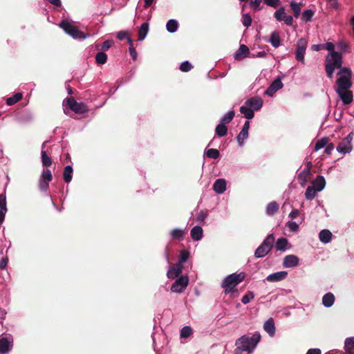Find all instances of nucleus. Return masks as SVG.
<instances>
[{
    "label": "nucleus",
    "instance_id": "3",
    "mask_svg": "<svg viewBox=\"0 0 354 354\" xmlns=\"http://www.w3.org/2000/svg\"><path fill=\"white\" fill-rule=\"evenodd\" d=\"M274 241V234H268L262 243L256 249L254 257L256 258H262L267 255L273 248Z\"/></svg>",
    "mask_w": 354,
    "mask_h": 354
},
{
    "label": "nucleus",
    "instance_id": "39",
    "mask_svg": "<svg viewBox=\"0 0 354 354\" xmlns=\"http://www.w3.org/2000/svg\"><path fill=\"white\" fill-rule=\"evenodd\" d=\"M290 6L293 12L294 16L295 17H298L301 13V6H302V3H297L295 1H292L290 2Z\"/></svg>",
    "mask_w": 354,
    "mask_h": 354
},
{
    "label": "nucleus",
    "instance_id": "36",
    "mask_svg": "<svg viewBox=\"0 0 354 354\" xmlns=\"http://www.w3.org/2000/svg\"><path fill=\"white\" fill-rule=\"evenodd\" d=\"M171 236L173 239H183L185 236V231L182 229L176 228L171 231Z\"/></svg>",
    "mask_w": 354,
    "mask_h": 354
},
{
    "label": "nucleus",
    "instance_id": "23",
    "mask_svg": "<svg viewBox=\"0 0 354 354\" xmlns=\"http://www.w3.org/2000/svg\"><path fill=\"white\" fill-rule=\"evenodd\" d=\"M203 230L201 226H195L191 230V237L194 241H199L203 238Z\"/></svg>",
    "mask_w": 354,
    "mask_h": 354
},
{
    "label": "nucleus",
    "instance_id": "13",
    "mask_svg": "<svg viewBox=\"0 0 354 354\" xmlns=\"http://www.w3.org/2000/svg\"><path fill=\"white\" fill-rule=\"evenodd\" d=\"M283 84L279 78L275 79L270 86L266 89L265 93L269 96H272L275 92L281 89Z\"/></svg>",
    "mask_w": 354,
    "mask_h": 354
},
{
    "label": "nucleus",
    "instance_id": "28",
    "mask_svg": "<svg viewBox=\"0 0 354 354\" xmlns=\"http://www.w3.org/2000/svg\"><path fill=\"white\" fill-rule=\"evenodd\" d=\"M149 31V23L145 22L143 23L141 26L140 27L139 31H138V39L139 41L143 40Z\"/></svg>",
    "mask_w": 354,
    "mask_h": 354
},
{
    "label": "nucleus",
    "instance_id": "29",
    "mask_svg": "<svg viewBox=\"0 0 354 354\" xmlns=\"http://www.w3.org/2000/svg\"><path fill=\"white\" fill-rule=\"evenodd\" d=\"M240 112L248 120L253 118L254 116L253 109L247 105L241 106Z\"/></svg>",
    "mask_w": 354,
    "mask_h": 354
},
{
    "label": "nucleus",
    "instance_id": "63",
    "mask_svg": "<svg viewBox=\"0 0 354 354\" xmlns=\"http://www.w3.org/2000/svg\"><path fill=\"white\" fill-rule=\"evenodd\" d=\"M21 120L26 122L31 121L32 120V115L30 113H26L21 116Z\"/></svg>",
    "mask_w": 354,
    "mask_h": 354
},
{
    "label": "nucleus",
    "instance_id": "2",
    "mask_svg": "<svg viewBox=\"0 0 354 354\" xmlns=\"http://www.w3.org/2000/svg\"><path fill=\"white\" fill-rule=\"evenodd\" d=\"M339 77L337 80L335 91L348 90L352 86V71L349 68L343 67L337 73Z\"/></svg>",
    "mask_w": 354,
    "mask_h": 354
},
{
    "label": "nucleus",
    "instance_id": "33",
    "mask_svg": "<svg viewBox=\"0 0 354 354\" xmlns=\"http://www.w3.org/2000/svg\"><path fill=\"white\" fill-rule=\"evenodd\" d=\"M23 98V94L21 93H17L12 97L6 99V104L8 106H12L19 102Z\"/></svg>",
    "mask_w": 354,
    "mask_h": 354
},
{
    "label": "nucleus",
    "instance_id": "38",
    "mask_svg": "<svg viewBox=\"0 0 354 354\" xmlns=\"http://www.w3.org/2000/svg\"><path fill=\"white\" fill-rule=\"evenodd\" d=\"M318 191L313 186H308L306 190L305 196L308 200H312L315 198Z\"/></svg>",
    "mask_w": 354,
    "mask_h": 354
},
{
    "label": "nucleus",
    "instance_id": "25",
    "mask_svg": "<svg viewBox=\"0 0 354 354\" xmlns=\"http://www.w3.org/2000/svg\"><path fill=\"white\" fill-rule=\"evenodd\" d=\"M335 301V296L331 292L325 294L322 298V303L326 307H330L333 305Z\"/></svg>",
    "mask_w": 354,
    "mask_h": 354
},
{
    "label": "nucleus",
    "instance_id": "18",
    "mask_svg": "<svg viewBox=\"0 0 354 354\" xmlns=\"http://www.w3.org/2000/svg\"><path fill=\"white\" fill-rule=\"evenodd\" d=\"M250 128V122L249 121H246L243 124V127L236 137L237 141L240 146H241L243 143L245 139H246L248 136V130Z\"/></svg>",
    "mask_w": 354,
    "mask_h": 354
},
{
    "label": "nucleus",
    "instance_id": "45",
    "mask_svg": "<svg viewBox=\"0 0 354 354\" xmlns=\"http://www.w3.org/2000/svg\"><path fill=\"white\" fill-rule=\"evenodd\" d=\"M314 14L315 12L312 10H306L302 13L301 20L306 22L310 21L314 16Z\"/></svg>",
    "mask_w": 354,
    "mask_h": 354
},
{
    "label": "nucleus",
    "instance_id": "4",
    "mask_svg": "<svg viewBox=\"0 0 354 354\" xmlns=\"http://www.w3.org/2000/svg\"><path fill=\"white\" fill-rule=\"evenodd\" d=\"M245 274L240 272L228 275L223 281L222 286L225 288V292H231L234 288L245 279Z\"/></svg>",
    "mask_w": 354,
    "mask_h": 354
},
{
    "label": "nucleus",
    "instance_id": "31",
    "mask_svg": "<svg viewBox=\"0 0 354 354\" xmlns=\"http://www.w3.org/2000/svg\"><path fill=\"white\" fill-rule=\"evenodd\" d=\"M288 244V241L286 238L281 237L279 238L275 245V248L277 250L279 251H285L286 250V247Z\"/></svg>",
    "mask_w": 354,
    "mask_h": 354
},
{
    "label": "nucleus",
    "instance_id": "6",
    "mask_svg": "<svg viewBox=\"0 0 354 354\" xmlns=\"http://www.w3.org/2000/svg\"><path fill=\"white\" fill-rule=\"evenodd\" d=\"M331 62L326 64V72L329 78H332L335 68L341 69L342 65V55L339 52L331 53Z\"/></svg>",
    "mask_w": 354,
    "mask_h": 354
},
{
    "label": "nucleus",
    "instance_id": "59",
    "mask_svg": "<svg viewBox=\"0 0 354 354\" xmlns=\"http://www.w3.org/2000/svg\"><path fill=\"white\" fill-rule=\"evenodd\" d=\"M326 148H325V150H324V153H326V154H331L332 151L334 150L335 149V145H333V143H328L325 146Z\"/></svg>",
    "mask_w": 354,
    "mask_h": 354
},
{
    "label": "nucleus",
    "instance_id": "5",
    "mask_svg": "<svg viewBox=\"0 0 354 354\" xmlns=\"http://www.w3.org/2000/svg\"><path fill=\"white\" fill-rule=\"evenodd\" d=\"M59 27L74 39H86L89 36L88 34L82 32L77 26H73L67 20H62L59 24Z\"/></svg>",
    "mask_w": 354,
    "mask_h": 354
},
{
    "label": "nucleus",
    "instance_id": "51",
    "mask_svg": "<svg viewBox=\"0 0 354 354\" xmlns=\"http://www.w3.org/2000/svg\"><path fill=\"white\" fill-rule=\"evenodd\" d=\"M254 298V294L252 292L249 291L247 294L242 297L241 301L243 304H247Z\"/></svg>",
    "mask_w": 354,
    "mask_h": 354
},
{
    "label": "nucleus",
    "instance_id": "46",
    "mask_svg": "<svg viewBox=\"0 0 354 354\" xmlns=\"http://www.w3.org/2000/svg\"><path fill=\"white\" fill-rule=\"evenodd\" d=\"M205 153L207 158L213 159H216L220 156L219 151L213 148L207 149Z\"/></svg>",
    "mask_w": 354,
    "mask_h": 354
},
{
    "label": "nucleus",
    "instance_id": "50",
    "mask_svg": "<svg viewBox=\"0 0 354 354\" xmlns=\"http://www.w3.org/2000/svg\"><path fill=\"white\" fill-rule=\"evenodd\" d=\"M128 44L129 45V51L133 59H136V51L135 48L133 47V41L131 38H128Z\"/></svg>",
    "mask_w": 354,
    "mask_h": 354
},
{
    "label": "nucleus",
    "instance_id": "10",
    "mask_svg": "<svg viewBox=\"0 0 354 354\" xmlns=\"http://www.w3.org/2000/svg\"><path fill=\"white\" fill-rule=\"evenodd\" d=\"M189 279L187 276H181L171 285V290L174 292H183L188 286Z\"/></svg>",
    "mask_w": 354,
    "mask_h": 354
},
{
    "label": "nucleus",
    "instance_id": "24",
    "mask_svg": "<svg viewBox=\"0 0 354 354\" xmlns=\"http://www.w3.org/2000/svg\"><path fill=\"white\" fill-rule=\"evenodd\" d=\"M326 185V180L322 176H318L313 183V186L317 189V191H322Z\"/></svg>",
    "mask_w": 354,
    "mask_h": 354
},
{
    "label": "nucleus",
    "instance_id": "21",
    "mask_svg": "<svg viewBox=\"0 0 354 354\" xmlns=\"http://www.w3.org/2000/svg\"><path fill=\"white\" fill-rule=\"evenodd\" d=\"M213 189L218 194H222L226 190V181L223 178L217 179L214 185Z\"/></svg>",
    "mask_w": 354,
    "mask_h": 354
},
{
    "label": "nucleus",
    "instance_id": "1",
    "mask_svg": "<svg viewBox=\"0 0 354 354\" xmlns=\"http://www.w3.org/2000/svg\"><path fill=\"white\" fill-rule=\"evenodd\" d=\"M260 339L261 335L259 333H255L250 337L243 335L236 342V345L237 346V348L235 349L236 354H239L242 351H247L248 353H251Z\"/></svg>",
    "mask_w": 354,
    "mask_h": 354
},
{
    "label": "nucleus",
    "instance_id": "58",
    "mask_svg": "<svg viewBox=\"0 0 354 354\" xmlns=\"http://www.w3.org/2000/svg\"><path fill=\"white\" fill-rule=\"evenodd\" d=\"M286 225L292 232H297L299 230V225L295 221H288Z\"/></svg>",
    "mask_w": 354,
    "mask_h": 354
},
{
    "label": "nucleus",
    "instance_id": "27",
    "mask_svg": "<svg viewBox=\"0 0 354 354\" xmlns=\"http://www.w3.org/2000/svg\"><path fill=\"white\" fill-rule=\"evenodd\" d=\"M319 237L322 243H328L331 241L332 233L328 230H322L319 232Z\"/></svg>",
    "mask_w": 354,
    "mask_h": 354
},
{
    "label": "nucleus",
    "instance_id": "16",
    "mask_svg": "<svg viewBox=\"0 0 354 354\" xmlns=\"http://www.w3.org/2000/svg\"><path fill=\"white\" fill-rule=\"evenodd\" d=\"M299 259L294 254L286 255L283 258V266L285 268H292L299 265Z\"/></svg>",
    "mask_w": 354,
    "mask_h": 354
},
{
    "label": "nucleus",
    "instance_id": "62",
    "mask_svg": "<svg viewBox=\"0 0 354 354\" xmlns=\"http://www.w3.org/2000/svg\"><path fill=\"white\" fill-rule=\"evenodd\" d=\"M207 214L204 211H201L199 214L197 216V221H203L204 219L207 217Z\"/></svg>",
    "mask_w": 354,
    "mask_h": 354
},
{
    "label": "nucleus",
    "instance_id": "55",
    "mask_svg": "<svg viewBox=\"0 0 354 354\" xmlns=\"http://www.w3.org/2000/svg\"><path fill=\"white\" fill-rule=\"evenodd\" d=\"M0 209H4V212H7L6 206V197L4 194H0Z\"/></svg>",
    "mask_w": 354,
    "mask_h": 354
},
{
    "label": "nucleus",
    "instance_id": "8",
    "mask_svg": "<svg viewBox=\"0 0 354 354\" xmlns=\"http://www.w3.org/2000/svg\"><path fill=\"white\" fill-rule=\"evenodd\" d=\"M53 179V175L50 169H44L39 180V188L41 192H46L49 187V183Z\"/></svg>",
    "mask_w": 354,
    "mask_h": 354
},
{
    "label": "nucleus",
    "instance_id": "47",
    "mask_svg": "<svg viewBox=\"0 0 354 354\" xmlns=\"http://www.w3.org/2000/svg\"><path fill=\"white\" fill-rule=\"evenodd\" d=\"M344 347L346 352H351L354 349V337L346 339Z\"/></svg>",
    "mask_w": 354,
    "mask_h": 354
},
{
    "label": "nucleus",
    "instance_id": "48",
    "mask_svg": "<svg viewBox=\"0 0 354 354\" xmlns=\"http://www.w3.org/2000/svg\"><path fill=\"white\" fill-rule=\"evenodd\" d=\"M189 257V252L187 250H182L180 251V255H179V259L177 263H180L183 265V263L187 261Z\"/></svg>",
    "mask_w": 354,
    "mask_h": 354
},
{
    "label": "nucleus",
    "instance_id": "60",
    "mask_svg": "<svg viewBox=\"0 0 354 354\" xmlns=\"http://www.w3.org/2000/svg\"><path fill=\"white\" fill-rule=\"evenodd\" d=\"M324 45V48L327 49L328 50L330 51V53L333 52H335L334 50L335 46L332 42H327Z\"/></svg>",
    "mask_w": 354,
    "mask_h": 354
},
{
    "label": "nucleus",
    "instance_id": "12",
    "mask_svg": "<svg viewBox=\"0 0 354 354\" xmlns=\"http://www.w3.org/2000/svg\"><path fill=\"white\" fill-rule=\"evenodd\" d=\"M274 17L278 21H284L288 26L292 25L293 18L291 15L286 14L283 7L277 9L274 13Z\"/></svg>",
    "mask_w": 354,
    "mask_h": 354
},
{
    "label": "nucleus",
    "instance_id": "37",
    "mask_svg": "<svg viewBox=\"0 0 354 354\" xmlns=\"http://www.w3.org/2000/svg\"><path fill=\"white\" fill-rule=\"evenodd\" d=\"M178 27V22L175 19H169L166 25L167 30L169 32H175L177 30Z\"/></svg>",
    "mask_w": 354,
    "mask_h": 354
},
{
    "label": "nucleus",
    "instance_id": "61",
    "mask_svg": "<svg viewBox=\"0 0 354 354\" xmlns=\"http://www.w3.org/2000/svg\"><path fill=\"white\" fill-rule=\"evenodd\" d=\"M112 41L106 40L105 41L102 46V50H108L110 47L111 46Z\"/></svg>",
    "mask_w": 354,
    "mask_h": 354
},
{
    "label": "nucleus",
    "instance_id": "30",
    "mask_svg": "<svg viewBox=\"0 0 354 354\" xmlns=\"http://www.w3.org/2000/svg\"><path fill=\"white\" fill-rule=\"evenodd\" d=\"M279 210V205L276 201H272L269 203L266 207V213L272 216L275 213H277Z\"/></svg>",
    "mask_w": 354,
    "mask_h": 354
},
{
    "label": "nucleus",
    "instance_id": "41",
    "mask_svg": "<svg viewBox=\"0 0 354 354\" xmlns=\"http://www.w3.org/2000/svg\"><path fill=\"white\" fill-rule=\"evenodd\" d=\"M41 162L44 167H50L52 164L51 158L47 155L45 151H41Z\"/></svg>",
    "mask_w": 354,
    "mask_h": 354
},
{
    "label": "nucleus",
    "instance_id": "43",
    "mask_svg": "<svg viewBox=\"0 0 354 354\" xmlns=\"http://www.w3.org/2000/svg\"><path fill=\"white\" fill-rule=\"evenodd\" d=\"M310 175L311 172L310 171V169L306 168L299 174L298 178L299 180H302L304 183H305L308 178H310Z\"/></svg>",
    "mask_w": 354,
    "mask_h": 354
},
{
    "label": "nucleus",
    "instance_id": "42",
    "mask_svg": "<svg viewBox=\"0 0 354 354\" xmlns=\"http://www.w3.org/2000/svg\"><path fill=\"white\" fill-rule=\"evenodd\" d=\"M107 61V55L103 52H99L95 55V62L97 64H104Z\"/></svg>",
    "mask_w": 354,
    "mask_h": 354
},
{
    "label": "nucleus",
    "instance_id": "64",
    "mask_svg": "<svg viewBox=\"0 0 354 354\" xmlns=\"http://www.w3.org/2000/svg\"><path fill=\"white\" fill-rule=\"evenodd\" d=\"M306 354H322V351L319 348H310L307 351Z\"/></svg>",
    "mask_w": 354,
    "mask_h": 354
},
{
    "label": "nucleus",
    "instance_id": "26",
    "mask_svg": "<svg viewBox=\"0 0 354 354\" xmlns=\"http://www.w3.org/2000/svg\"><path fill=\"white\" fill-rule=\"evenodd\" d=\"M10 350V343L6 337L0 339V353H7Z\"/></svg>",
    "mask_w": 354,
    "mask_h": 354
},
{
    "label": "nucleus",
    "instance_id": "52",
    "mask_svg": "<svg viewBox=\"0 0 354 354\" xmlns=\"http://www.w3.org/2000/svg\"><path fill=\"white\" fill-rule=\"evenodd\" d=\"M252 17L249 14H244L243 15V24L244 26L248 28L252 24Z\"/></svg>",
    "mask_w": 354,
    "mask_h": 354
},
{
    "label": "nucleus",
    "instance_id": "9",
    "mask_svg": "<svg viewBox=\"0 0 354 354\" xmlns=\"http://www.w3.org/2000/svg\"><path fill=\"white\" fill-rule=\"evenodd\" d=\"M308 41L304 38H301L297 41L295 52V58L298 62L304 63V55L307 47Z\"/></svg>",
    "mask_w": 354,
    "mask_h": 354
},
{
    "label": "nucleus",
    "instance_id": "14",
    "mask_svg": "<svg viewBox=\"0 0 354 354\" xmlns=\"http://www.w3.org/2000/svg\"><path fill=\"white\" fill-rule=\"evenodd\" d=\"M245 104L253 109V111L259 110L263 106V100L259 97L248 99Z\"/></svg>",
    "mask_w": 354,
    "mask_h": 354
},
{
    "label": "nucleus",
    "instance_id": "34",
    "mask_svg": "<svg viewBox=\"0 0 354 354\" xmlns=\"http://www.w3.org/2000/svg\"><path fill=\"white\" fill-rule=\"evenodd\" d=\"M73 171V170L71 166L67 165L65 167L63 173V178L66 183H68L71 181Z\"/></svg>",
    "mask_w": 354,
    "mask_h": 354
},
{
    "label": "nucleus",
    "instance_id": "32",
    "mask_svg": "<svg viewBox=\"0 0 354 354\" xmlns=\"http://www.w3.org/2000/svg\"><path fill=\"white\" fill-rule=\"evenodd\" d=\"M280 37L279 33L277 31H273L271 33L270 42L271 43L272 46L274 48H277L280 45Z\"/></svg>",
    "mask_w": 354,
    "mask_h": 354
},
{
    "label": "nucleus",
    "instance_id": "15",
    "mask_svg": "<svg viewBox=\"0 0 354 354\" xmlns=\"http://www.w3.org/2000/svg\"><path fill=\"white\" fill-rule=\"evenodd\" d=\"M183 265L176 263L167 271V275L169 279H175L178 277L183 272Z\"/></svg>",
    "mask_w": 354,
    "mask_h": 354
},
{
    "label": "nucleus",
    "instance_id": "40",
    "mask_svg": "<svg viewBox=\"0 0 354 354\" xmlns=\"http://www.w3.org/2000/svg\"><path fill=\"white\" fill-rule=\"evenodd\" d=\"M329 142V138L327 137H324L320 140H318L315 145V150L318 151L324 147L328 144Z\"/></svg>",
    "mask_w": 354,
    "mask_h": 354
},
{
    "label": "nucleus",
    "instance_id": "35",
    "mask_svg": "<svg viewBox=\"0 0 354 354\" xmlns=\"http://www.w3.org/2000/svg\"><path fill=\"white\" fill-rule=\"evenodd\" d=\"M216 134L219 137L226 136L227 133V127L223 123L218 124L215 129Z\"/></svg>",
    "mask_w": 354,
    "mask_h": 354
},
{
    "label": "nucleus",
    "instance_id": "57",
    "mask_svg": "<svg viewBox=\"0 0 354 354\" xmlns=\"http://www.w3.org/2000/svg\"><path fill=\"white\" fill-rule=\"evenodd\" d=\"M263 1L267 6L272 8H277L280 3V0H263Z\"/></svg>",
    "mask_w": 354,
    "mask_h": 354
},
{
    "label": "nucleus",
    "instance_id": "54",
    "mask_svg": "<svg viewBox=\"0 0 354 354\" xmlns=\"http://www.w3.org/2000/svg\"><path fill=\"white\" fill-rule=\"evenodd\" d=\"M117 38L119 39V40H123L124 39H127L128 40V38H131L129 37V33L127 30H121V31H119L118 33H117Z\"/></svg>",
    "mask_w": 354,
    "mask_h": 354
},
{
    "label": "nucleus",
    "instance_id": "7",
    "mask_svg": "<svg viewBox=\"0 0 354 354\" xmlns=\"http://www.w3.org/2000/svg\"><path fill=\"white\" fill-rule=\"evenodd\" d=\"M66 106L76 113H84L88 111L87 106L83 102H77L74 97L66 100Z\"/></svg>",
    "mask_w": 354,
    "mask_h": 354
},
{
    "label": "nucleus",
    "instance_id": "56",
    "mask_svg": "<svg viewBox=\"0 0 354 354\" xmlns=\"http://www.w3.org/2000/svg\"><path fill=\"white\" fill-rule=\"evenodd\" d=\"M262 0H251L250 2V6L252 8L255 10H261L260 4Z\"/></svg>",
    "mask_w": 354,
    "mask_h": 354
},
{
    "label": "nucleus",
    "instance_id": "53",
    "mask_svg": "<svg viewBox=\"0 0 354 354\" xmlns=\"http://www.w3.org/2000/svg\"><path fill=\"white\" fill-rule=\"evenodd\" d=\"M192 68V65L188 61H185L180 64V70L183 72H188Z\"/></svg>",
    "mask_w": 354,
    "mask_h": 354
},
{
    "label": "nucleus",
    "instance_id": "44",
    "mask_svg": "<svg viewBox=\"0 0 354 354\" xmlns=\"http://www.w3.org/2000/svg\"><path fill=\"white\" fill-rule=\"evenodd\" d=\"M234 111H231L227 113L221 120V123L224 124L230 123L234 117Z\"/></svg>",
    "mask_w": 354,
    "mask_h": 354
},
{
    "label": "nucleus",
    "instance_id": "20",
    "mask_svg": "<svg viewBox=\"0 0 354 354\" xmlns=\"http://www.w3.org/2000/svg\"><path fill=\"white\" fill-rule=\"evenodd\" d=\"M288 275V272L286 271L277 272L268 275L266 278L267 281L270 282H277L284 279Z\"/></svg>",
    "mask_w": 354,
    "mask_h": 354
},
{
    "label": "nucleus",
    "instance_id": "19",
    "mask_svg": "<svg viewBox=\"0 0 354 354\" xmlns=\"http://www.w3.org/2000/svg\"><path fill=\"white\" fill-rule=\"evenodd\" d=\"M250 53L249 48L244 44H241L238 50L234 54L236 60H241L245 58Z\"/></svg>",
    "mask_w": 354,
    "mask_h": 354
},
{
    "label": "nucleus",
    "instance_id": "11",
    "mask_svg": "<svg viewBox=\"0 0 354 354\" xmlns=\"http://www.w3.org/2000/svg\"><path fill=\"white\" fill-rule=\"evenodd\" d=\"M353 138V133H350L345 138H344L339 142L337 147V150L339 152L342 153L343 154L350 152L352 149L351 141Z\"/></svg>",
    "mask_w": 354,
    "mask_h": 354
},
{
    "label": "nucleus",
    "instance_id": "22",
    "mask_svg": "<svg viewBox=\"0 0 354 354\" xmlns=\"http://www.w3.org/2000/svg\"><path fill=\"white\" fill-rule=\"evenodd\" d=\"M263 329L270 335L273 336L275 333V326L272 317L269 318L263 324Z\"/></svg>",
    "mask_w": 354,
    "mask_h": 354
},
{
    "label": "nucleus",
    "instance_id": "49",
    "mask_svg": "<svg viewBox=\"0 0 354 354\" xmlns=\"http://www.w3.org/2000/svg\"><path fill=\"white\" fill-rule=\"evenodd\" d=\"M192 333V329L190 326H184L180 330V337L187 338Z\"/></svg>",
    "mask_w": 354,
    "mask_h": 354
},
{
    "label": "nucleus",
    "instance_id": "17",
    "mask_svg": "<svg viewBox=\"0 0 354 354\" xmlns=\"http://www.w3.org/2000/svg\"><path fill=\"white\" fill-rule=\"evenodd\" d=\"M337 93L344 104H349L352 102L353 95L352 91L348 90L336 91Z\"/></svg>",
    "mask_w": 354,
    "mask_h": 354
}]
</instances>
